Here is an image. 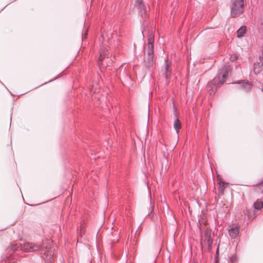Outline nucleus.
Listing matches in <instances>:
<instances>
[{
    "instance_id": "obj_1",
    "label": "nucleus",
    "mask_w": 263,
    "mask_h": 263,
    "mask_svg": "<svg viewBox=\"0 0 263 263\" xmlns=\"http://www.w3.org/2000/svg\"><path fill=\"white\" fill-rule=\"evenodd\" d=\"M229 69L227 67L222 68L221 71L213 80L208 83L206 86L207 90L210 95L214 94L219 85L222 84L228 76Z\"/></svg>"
},
{
    "instance_id": "obj_2",
    "label": "nucleus",
    "mask_w": 263,
    "mask_h": 263,
    "mask_svg": "<svg viewBox=\"0 0 263 263\" xmlns=\"http://www.w3.org/2000/svg\"><path fill=\"white\" fill-rule=\"evenodd\" d=\"M243 0H231L230 6L231 16H239L243 13Z\"/></svg>"
},
{
    "instance_id": "obj_3",
    "label": "nucleus",
    "mask_w": 263,
    "mask_h": 263,
    "mask_svg": "<svg viewBox=\"0 0 263 263\" xmlns=\"http://www.w3.org/2000/svg\"><path fill=\"white\" fill-rule=\"evenodd\" d=\"M212 231L206 229L203 233V235L201 236V245L203 242L207 244L209 250H211L213 244V239L211 238Z\"/></svg>"
},
{
    "instance_id": "obj_4",
    "label": "nucleus",
    "mask_w": 263,
    "mask_h": 263,
    "mask_svg": "<svg viewBox=\"0 0 263 263\" xmlns=\"http://www.w3.org/2000/svg\"><path fill=\"white\" fill-rule=\"evenodd\" d=\"M154 35L149 34V49L151 48V51H149V67L151 65L153 66L154 62Z\"/></svg>"
},
{
    "instance_id": "obj_5",
    "label": "nucleus",
    "mask_w": 263,
    "mask_h": 263,
    "mask_svg": "<svg viewBox=\"0 0 263 263\" xmlns=\"http://www.w3.org/2000/svg\"><path fill=\"white\" fill-rule=\"evenodd\" d=\"M39 246L31 242H26L21 246V249L26 252H33L39 249Z\"/></svg>"
},
{
    "instance_id": "obj_6",
    "label": "nucleus",
    "mask_w": 263,
    "mask_h": 263,
    "mask_svg": "<svg viewBox=\"0 0 263 263\" xmlns=\"http://www.w3.org/2000/svg\"><path fill=\"white\" fill-rule=\"evenodd\" d=\"M239 227L236 224L231 225L229 228V235L232 238H236L239 233Z\"/></svg>"
},
{
    "instance_id": "obj_7",
    "label": "nucleus",
    "mask_w": 263,
    "mask_h": 263,
    "mask_svg": "<svg viewBox=\"0 0 263 263\" xmlns=\"http://www.w3.org/2000/svg\"><path fill=\"white\" fill-rule=\"evenodd\" d=\"M217 180H218V184H219V187L218 189V192L220 194H222L224 192L225 188L227 187L228 184H227V183H226L224 181H223L222 180H221V179L219 178L218 177Z\"/></svg>"
},
{
    "instance_id": "obj_8",
    "label": "nucleus",
    "mask_w": 263,
    "mask_h": 263,
    "mask_svg": "<svg viewBox=\"0 0 263 263\" xmlns=\"http://www.w3.org/2000/svg\"><path fill=\"white\" fill-rule=\"evenodd\" d=\"M253 190L255 192L258 194L263 193V180L260 183L255 185H253Z\"/></svg>"
},
{
    "instance_id": "obj_9",
    "label": "nucleus",
    "mask_w": 263,
    "mask_h": 263,
    "mask_svg": "<svg viewBox=\"0 0 263 263\" xmlns=\"http://www.w3.org/2000/svg\"><path fill=\"white\" fill-rule=\"evenodd\" d=\"M151 206L152 209L151 212V214L149 213V218H151L153 221H156L158 219V216L156 214H155V205L154 202L152 203V202H151Z\"/></svg>"
},
{
    "instance_id": "obj_10",
    "label": "nucleus",
    "mask_w": 263,
    "mask_h": 263,
    "mask_svg": "<svg viewBox=\"0 0 263 263\" xmlns=\"http://www.w3.org/2000/svg\"><path fill=\"white\" fill-rule=\"evenodd\" d=\"M242 90L246 92L249 91L252 87V85L250 83L247 82H243L241 83V85L240 86Z\"/></svg>"
},
{
    "instance_id": "obj_11",
    "label": "nucleus",
    "mask_w": 263,
    "mask_h": 263,
    "mask_svg": "<svg viewBox=\"0 0 263 263\" xmlns=\"http://www.w3.org/2000/svg\"><path fill=\"white\" fill-rule=\"evenodd\" d=\"M253 207L257 210H260L263 208V200L258 199L254 203Z\"/></svg>"
},
{
    "instance_id": "obj_12",
    "label": "nucleus",
    "mask_w": 263,
    "mask_h": 263,
    "mask_svg": "<svg viewBox=\"0 0 263 263\" xmlns=\"http://www.w3.org/2000/svg\"><path fill=\"white\" fill-rule=\"evenodd\" d=\"M108 55V52L107 51H106L105 50H101V51L100 52V57L99 58V62H98V64H99V66L103 65V64L102 63L103 60L105 58L107 57Z\"/></svg>"
},
{
    "instance_id": "obj_13",
    "label": "nucleus",
    "mask_w": 263,
    "mask_h": 263,
    "mask_svg": "<svg viewBox=\"0 0 263 263\" xmlns=\"http://www.w3.org/2000/svg\"><path fill=\"white\" fill-rule=\"evenodd\" d=\"M171 64L166 61L165 67V75L166 79L171 75Z\"/></svg>"
},
{
    "instance_id": "obj_14",
    "label": "nucleus",
    "mask_w": 263,
    "mask_h": 263,
    "mask_svg": "<svg viewBox=\"0 0 263 263\" xmlns=\"http://www.w3.org/2000/svg\"><path fill=\"white\" fill-rule=\"evenodd\" d=\"M246 27L242 26L237 30V37H241L244 35L246 32Z\"/></svg>"
},
{
    "instance_id": "obj_15",
    "label": "nucleus",
    "mask_w": 263,
    "mask_h": 263,
    "mask_svg": "<svg viewBox=\"0 0 263 263\" xmlns=\"http://www.w3.org/2000/svg\"><path fill=\"white\" fill-rule=\"evenodd\" d=\"M174 128L176 130L177 133L179 132V129L181 128V125L180 120L178 119H177L174 124Z\"/></svg>"
},
{
    "instance_id": "obj_16",
    "label": "nucleus",
    "mask_w": 263,
    "mask_h": 263,
    "mask_svg": "<svg viewBox=\"0 0 263 263\" xmlns=\"http://www.w3.org/2000/svg\"><path fill=\"white\" fill-rule=\"evenodd\" d=\"M237 256L236 255H233L231 258H230V262L231 263H235L237 262Z\"/></svg>"
},
{
    "instance_id": "obj_17",
    "label": "nucleus",
    "mask_w": 263,
    "mask_h": 263,
    "mask_svg": "<svg viewBox=\"0 0 263 263\" xmlns=\"http://www.w3.org/2000/svg\"><path fill=\"white\" fill-rule=\"evenodd\" d=\"M260 28L263 31V17L260 19Z\"/></svg>"
},
{
    "instance_id": "obj_18",
    "label": "nucleus",
    "mask_w": 263,
    "mask_h": 263,
    "mask_svg": "<svg viewBox=\"0 0 263 263\" xmlns=\"http://www.w3.org/2000/svg\"><path fill=\"white\" fill-rule=\"evenodd\" d=\"M142 6L140 5V9H141V10H140V13L142 15L143 14V10H142Z\"/></svg>"
},
{
    "instance_id": "obj_19",
    "label": "nucleus",
    "mask_w": 263,
    "mask_h": 263,
    "mask_svg": "<svg viewBox=\"0 0 263 263\" xmlns=\"http://www.w3.org/2000/svg\"><path fill=\"white\" fill-rule=\"evenodd\" d=\"M261 91L263 92V87L261 88Z\"/></svg>"
}]
</instances>
